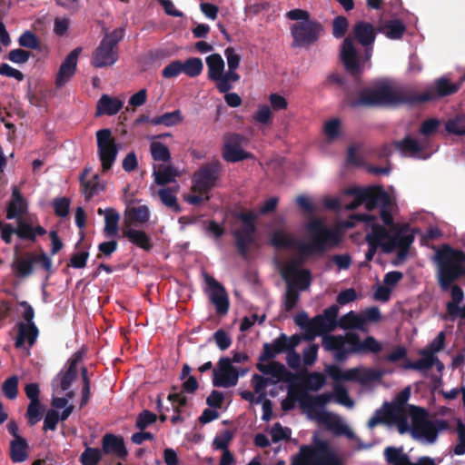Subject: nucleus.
Wrapping results in <instances>:
<instances>
[{
  "instance_id": "nucleus-15",
  "label": "nucleus",
  "mask_w": 465,
  "mask_h": 465,
  "mask_svg": "<svg viewBox=\"0 0 465 465\" xmlns=\"http://www.w3.org/2000/svg\"><path fill=\"white\" fill-rule=\"evenodd\" d=\"M204 282L208 287V296L211 302L215 306L217 314L223 316L229 311L230 302L225 288L205 271L203 272Z\"/></svg>"
},
{
  "instance_id": "nucleus-16",
  "label": "nucleus",
  "mask_w": 465,
  "mask_h": 465,
  "mask_svg": "<svg viewBox=\"0 0 465 465\" xmlns=\"http://www.w3.org/2000/svg\"><path fill=\"white\" fill-rule=\"evenodd\" d=\"M321 31V25L312 20L292 25L291 32L293 37V45L303 47L312 45L317 41Z\"/></svg>"
},
{
  "instance_id": "nucleus-8",
  "label": "nucleus",
  "mask_w": 465,
  "mask_h": 465,
  "mask_svg": "<svg viewBox=\"0 0 465 465\" xmlns=\"http://www.w3.org/2000/svg\"><path fill=\"white\" fill-rule=\"evenodd\" d=\"M220 163L218 162L203 166L194 173L193 179L192 194L185 197L192 204H199L209 199V192L214 186L219 176Z\"/></svg>"
},
{
  "instance_id": "nucleus-38",
  "label": "nucleus",
  "mask_w": 465,
  "mask_h": 465,
  "mask_svg": "<svg viewBox=\"0 0 465 465\" xmlns=\"http://www.w3.org/2000/svg\"><path fill=\"white\" fill-rule=\"evenodd\" d=\"M28 443L25 439L13 440L10 442V459L14 463L25 461L27 457Z\"/></svg>"
},
{
  "instance_id": "nucleus-5",
  "label": "nucleus",
  "mask_w": 465,
  "mask_h": 465,
  "mask_svg": "<svg viewBox=\"0 0 465 465\" xmlns=\"http://www.w3.org/2000/svg\"><path fill=\"white\" fill-rule=\"evenodd\" d=\"M322 346L326 351L331 352L338 362H343L351 354L379 353L381 344L372 336L361 341L358 333L347 331L345 334H324Z\"/></svg>"
},
{
  "instance_id": "nucleus-22",
  "label": "nucleus",
  "mask_w": 465,
  "mask_h": 465,
  "mask_svg": "<svg viewBox=\"0 0 465 465\" xmlns=\"http://www.w3.org/2000/svg\"><path fill=\"white\" fill-rule=\"evenodd\" d=\"M439 265V282L443 290L450 288L451 283L465 274V263H437Z\"/></svg>"
},
{
  "instance_id": "nucleus-13",
  "label": "nucleus",
  "mask_w": 465,
  "mask_h": 465,
  "mask_svg": "<svg viewBox=\"0 0 465 465\" xmlns=\"http://www.w3.org/2000/svg\"><path fill=\"white\" fill-rule=\"evenodd\" d=\"M279 268L282 279L288 287L304 291L309 288L312 282L311 272L301 268L302 263H280Z\"/></svg>"
},
{
  "instance_id": "nucleus-51",
  "label": "nucleus",
  "mask_w": 465,
  "mask_h": 465,
  "mask_svg": "<svg viewBox=\"0 0 465 465\" xmlns=\"http://www.w3.org/2000/svg\"><path fill=\"white\" fill-rule=\"evenodd\" d=\"M19 379L16 375L7 378L2 384L1 391L8 400H15L18 395Z\"/></svg>"
},
{
  "instance_id": "nucleus-52",
  "label": "nucleus",
  "mask_w": 465,
  "mask_h": 465,
  "mask_svg": "<svg viewBox=\"0 0 465 465\" xmlns=\"http://www.w3.org/2000/svg\"><path fill=\"white\" fill-rule=\"evenodd\" d=\"M323 134L329 141L337 139L341 134L340 119L332 118L326 121L323 124Z\"/></svg>"
},
{
  "instance_id": "nucleus-37",
  "label": "nucleus",
  "mask_w": 465,
  "mask_h": 465,
  "mask_svg": "<svg viewBox=\"0 0 465 465\" xmlns=\"http://www.w3.org/2000/svg\"><path fill=\"white\" fill-rule=\"evenodd\" d=\"M435 262H465V254L458 249H454L448 244L440 246L435 252Z\"/></svg>"
},
{
  "instance_id": "nucleus-4",
  "label": "nucleus",
  "mask_w": 465,
  "mask_h": 465,
  "mask_svg": "<svg viewBox=\"0 0 465 465\" xmlns=\"http://www.w3.org/2000/svg\"><path fill=\"white\" fill-rule=\"evenodd\" d=\"M352 32L354 38L366 47L364 57L361 58L359 56L356 45L350 36L343 40L340 55L346 70L351 74L356 75L370 66L376 31L371 23L358 21L353 25Z\"/></svg>"
},
{
  "instance_id": "nucleus-29",
  "label": "nucleus",
  "mask_w": 465,
  "mask_h": 465,
  "mask_svg": "<svg viewBox=\"0 0 465 465\" xmlns=\"http://www.w3.org/2000/svg\"><path fill=\"white\" fill-rule=\"evenodd\" d=\"M124 106V100L117 97H111L108 94H102L96 104V115H114Z\"/></svg>"
},
{
  "instance_id": "nucleus-64",
  "label": "nucleus",
  "mask_w": 465,
  "mask_h": 465,
  "mask_svg": "<svg viewBox=\"0 0 465 465\" xmlns=\"http://www.w3.org/2000/svg\"><path fill=\"white\" fill-rule=\"evenodd\" d=\"M348 20L344 16H337L332 23V35L335 38H341L348 29Z\"/></svg>"
},
{
  "instance_id": "nucleus-43",
  "label": "nucleus",
  "mask_w": 465,
  "mask_h": 465,
  "mask_svg": "<svg viewBox=\"0 0 465 465\" xmlns=\"http://www.w3.org/2000/svg\"><path fill=\"white\" fill-rule=\"evenodd\" d=\"M124 236L143 250H149L152 246L149 237L143 231L128 228L124 232Z\"/></svg>"
},
{
  "instance_id": "nucleus-24",
  "label": "nucleus",
  "mask_w": 465,
  "mask_h": 465,
  "mask_svg": "<svg viewBox=\"0 0 465 465\" xmlns=\"http://www.w3.org/2000/svg\"><path fill=\"white\" fill-rule=\"evenodd\" d=\"M102 452L104 454L115 455L120 460H125L128 451L123 437L112 433H106L102 439Z\"/></svg>"
},
{
  "instance_id": "nucleus-11",
  "label": "nucleus",
  "mask_w": 465,
  "mask_h": 465,
  "mask_svg": "<svg viewBox=\"0 0 465 465\" xmlns=\"http://www.w3.org/2000/svg\"><path fill=\"white\" fill-rule=\"evenodd\" d=\"M123 37V31L115 29L106 34L93 54L92 65L103 68L114 65L118 59L117 44Z\"/></svg>"
},
{
  "instance_id": "nucleus-1",
  "label": "nucleus",
  "mask_w": 465,
  "mask_h": 465,
  "mask_svg": "<svg viewBox=\"0 0 465 465\" xmlns=\"http://www.w3.org/2000/svg\"><path fill=\"white\" fill-rule=\"evenodd\" d=\"M361 204H364L369 211L381 207V219L389 230L381 226L378 219L373 215L357 214L346 222L335 224H341V234L344 228L361 223L367 232L366 241L369 245L365 254L367 261L373 259L378 249L384 253L396 252L399 260L406 259L414 237L408 224L393 223L391 214L392 203L386 192L378 187L349 188L339 198H328L324 201V205L329 209L354 210Z\"/></svg>"
},
{
  "instance_id": "nucleus-61",
  "label": "nucleus",
  "mask_w": 465,
  "mask_h": 465,
  "mask_svg": "<svg viewBox=\"0 0 465 465\" xmlns=\"http://www.w3.org/2000/svg\"><path fill=\"white\" fill-rule=\"evenodd\" d=\"M159 197L163 203L166 206L173 208L174 211H179V206L176 202V197L174 193L170 189H161L158 193Z\"/></svg>"
},
{
  "instance_id": "nucleus-10",
  "label": "nucleus",
  "mask_w": 465,
  "mask_h": 465,
  "mask_svg": "<svg viewBox=\"0 0 465 465\" xmlns=\"http://www.w3.org/2000/svg\"><path fill=\"white\" fill-rule=\"evenodd\" d=\"M333 394L325 392L317 396L310 395L301 387L291 386L289 390V396L282 400V409L284 411L292 410L295 407V401L298 400L302 408L316 411L322 410L324 406L331 401Z\"/></svg>"
},
{
  "instance_id": "nucleus-46",
  "label": "nucleus",
  "mask_w": 465,
  "mask_h": 465,
  "mask_svg": "<svg viewBox=\"0 0 465 465\" xmlns=\"http://www.w3.org/2000/svg\"><path fill=\"white\" fill-rule=\"evenodd\" d=\"M464 292L462 289L458 285L451 287V301L447 303V312L452 318L457 317V312L460 307V303L463 301Z\"/></svg>"
},
{
  "instance_id": "nucleus-32",
  "label": "nucleus",
  "mask_w": 465,
  "mask_h": 465,
  "mask_svg": "<svg viewBox=\"0 0 465 465\" xmlns=\"http://www.w3.org/2000/svg\"><path fill=\"white\" fill-rule=\"evenodd\" d=\"M104 214V232L109 238H115L118 235V223L120 214L114 209H106L103 211L98 209V214Z\"/></svg>"
},
{
  "instance_id": "nucleus-9",
  "label": "nucleus",
  "mask_w": 465,
  "mask_h": 465,
  "mask_svg": "<svg viewBox=\"0 0 465 465\" xmlns=\"http://www.w3.org/2000/svg\"><path fill=\"white\" fill-rule=\"evenodd\" d=\"M412 427L411 434L413 437H424L430 443H433L440 430H446L448 423L444 420L431 421L428 420V412L425 409L410 406Z\"/></svg>"
},
{
  "instance_id": "nucleus-63",
  "label": "nucleus",
  "mask_w": 465,
  "mask_h": 465,
  "mask_svg": "<svg viewBox=\"0 0 465 465\" xmlns=\"http://www.w3.org/2000/svg\"><path fill=\"white\" fill-rule=\"evenodd\" d=\"M232 439V433L229 430H223L222 433L217 435L213 441L215 449L225 450H228V445Z\"/></svg>"
},
{
  "instance_id": "nucleus-31",
  "label": "nucleus",
  "mask_w": 465,
  "mask_h": 465,
  "mask_svg": "<svg viewBox=\"0 0 465 465\" xmlns=\"http://www.w3.org/2000/svg\"><path fill=\"white\" fill-rule=\"evenodd\" d=\"M27 210V203L20 193L18 188L15 186L12 192V199L7 207V219H20Z\"/></svg>"
},
{
  "instance_id": "nucleus-45",
  "label": "nucleus",
  "mask_w": 465,
  "mask_h": 465,
  "mask_svg": "<svg viewBox=\"0 0 465 465\" xmlns=\"http://www.w3.org/2000/svg\"><path fill=\"white\" fill-rule=\"evenodd\" d=\"M445 130L450 134L457 136L465 135V114L450 118L445 124Z\"/></svg>"
},
{
  "instance_id": "nucleus-33",
  "label": "nucleus",
  "mask_w": 465,
  "mask_h": 465,
  "mask_svg": "<svg viewBox=\"0 0 465 465\" xmlns=\"http://www.w3.org/2000/svg\"><path fill=\"white\" fill-rule=\"evenodd\" d=\"M149 219V210L145 205L129 207L125 213L124 223L127 227L143 224Z\"/></svg>"
},
{
  "instance_id": "nucleus-19",
  "label": "nucleus",
  "mask_w": 465,
  "mask_h": 465,
  "mask_svg": "<svg viewBox=\"0 0 465 465\" xmlns=\"http://www.w3.org/2000/svg\"><path fill=\"white\" fill-rule=\"evenodd\" d=\"M219 370H213V384L214 387L230 388L235 386L238 382V370L232 366V361L228 357H223L218 362Z\"/></svg>"
},
{
  "instance_id": "nucleus-17",
  "label": "nucleus",
  "mask_w": 465,
  "mask_h": 465,
  "mask_svg": "<svg viewBox=\"0 0 465 465\" xmlns=\"http://www.w3.org/2000/svg\"><path fill=\"white\" fill-rule=\"evenodd\" d=\"M206 64L208 67V77L214 81L216 87L221 93L229 92L232 88L231 80L225 78L224 67L225 64L219 54H212L206 57Z\"/></svg>"
},
{
  "instance_id": "nucleus-21",
  "label": "nucleus",
  "mask_w": 465,
  "mask_h": 465,
  "mask_svg": "<svg viewBox=\"0 0 465 465\" xmlns=\"http://www.w3.org/2000/svg\"><path fill=\"white\" fill-rule=\"evenodd\" d=\"M82 52L81 47H76L65 57L61 64L56 75L55 84L58 87L64 86L74 76L76 71L78 57Z\"/></svg>"
},
{
  "instance_id": "nucleus-62",
  "label": "nucleus",
  "mask_w": 465,
  "mask_h": 465,
  "mask_svg": "<svg viewBox=\"0 0 465 465\" xmlns=\"http://www.w3.org/2000/svg\"><path fill=\"white\" fill-rule=\"evenodd\" d=\"M299 290L287 286V290L284 295V309L286 312H291L296 306L299 301Z\"/></svg>"
},
{
  "instance_id": "nucleus-54",
  "label": "nucleus",
  "mask_w": 465,
  "mask_h": 465,
  "mask_svg": "<svg viewBox=\"0 0 465 465\" xmlns=\"http://www.w3.org/2000/svg\"><path fill=\"white\" fill-rule=\"evenodd\" d=\"M43 414V408L41 401L30 402L27 406L26 418L30 426L35 425L41 420Z\"/></svg>"
},
{
  "instance_id": "nucleus-53",
  "label": "nucleus",
  "mask_w": 465,
  "mask_h": 465,
  "mask_svg": "<svg viewBox=\"0 0 465 465\" xmlns=\"http://www.w3.org/2000/svg\"><path fill=\"white\" fill-rule=\"evenodd\" d=\"M338 312L339 308L337 305H331L324 310L322 315L325 319L324 332L331 331L336 328Z\"/></svg>"
},
{
  "instance_id": "nucleus-36",
  "label": "nucleus",
  "mask_w": 465,
  "mask_h": 465,
  "mask_svg": "<svg viewBox=\"0 0 465 465\" xmlns=\"http://www.w3.org/2000/svg\"><path fill=\"white\" fill-rule=\"evenodd\" d=\"M420 355H421L420 359L415 361H408L405 363L404 368L420 371H427L435 365V361H438V357L436 355H431V353H428L427 351L421 350L420 351Z\"/></svg>"
},
{
  "instance_id": "nucleus-50",
  "label": "nucleus",
  "mask_w": 465,
  "mask_h": 465,
  "mask_svg": "<svg viewBox=\"0 0 465 465\" xmlns=\"http://www.w3.org/2000/svg\"><path fill=\"white\" fill-rule=\"evenodd\" d=\"M150 149L154 161L167 163L171 158L169 149L161 142H152Z\"/></svg>"
},
{
  "instance_id": "nucleus-49",
  "label": "nucleus",
  "mask_w": 465,
  "mask_h": 465,
  "mask_svg": "<svg viewBox=\"0 0 465 465\" xmlns=\"http://www.w3.org/2000/svg\"><path fill=\"white\" fill-rule=\"evenodd\" d=\"M183 73L190 77L198 76L203 69V61L198 57H193L187 59L184 63H182Z\"/></svg>"
},
{
  "instance_id": "nucleus-41",
  "label": "nucleus",
  "mask_w": 465,
  "mask_h": 465,
  "mask_svg": "<svg viewBox=\"0 0 465 465\" xmlns=\"http://www.w3.org/2000/svg\"><path fill=\"white\" fill-rule=\"evenodd\" d=\"M411 396V387H406L402 391H401L394 401L392 402H384L383 408H386V411H392L393 414L398 413L400 411H405V404Z\"/></svg>"
},
{
  "instance_id": "nucleus-35",
  "label": "nucleus",
  "mask_w": 465,
  "mask_h": 465,
  "mask_svg": "<svg viewBox=\"0 0 465 465\" xmlns=\"http://www.w3.org/2000/svg\"><path fill=\"white\" fill-rule=\"evenodd\" d=\"M153 176L157 184L163 185L179 176V172L171 165L160 163L153 166Z\"/></svg>"
},
{
  "instance_id": "nucleus-12",
  "label": "nucleus",
  "mask_w": 465,
  "mask_h": 465,
  "mask_svg": "<svg viewBox=\"0 0 465 465\" xmlns=\"http://www.w3.org/2000/svg\"><path fill=\"white\" fill-rule=\"evenodd\" d=\"M97 144V155L101 162L102 172H108L114 164L117 154L118 145L112 131L108 128L98 130L95 134Z\"/></svg>"
},
{
  "instance_id": "nucleus-30",
  "label": "nucleus",
  "mask_w": 465,
  "mask_h": 465,
  "mask_svg": "<svg viewBox=\"0 0 465 465\" xmlns=\"http://www.w3.org/2000/svg\"><path fill=\"white\" fill-rule=\"evenodd\" d=\"M295 375L297 376L295 380L301 381V383L296 387H301L305 391H307V390L317 391L323 387L326 381L325 376L318 371Z\"/></svg>"
},
{
  "instance_id": "nucleus-60",
  "label": "nucleus",
  "mask_w": 465,
  "mask_h": 465,
  "mask_svg": "<svg viewBox=\"0 0 465 465\" xmlns=\"http://www.w3.org/2000/svg\"><path fill=\"white\" fill-rule=\"evenodd\" d=\"M213 337L221 351H225L232 345V339L223 329L216 331Z\"/></svg>"
},
{
  "instance_id": "nucleus-14",
  "label": "nucleus",
  "mask_w": 465,
  "mask_h": 465,
  "mask_svg": "<svg viewBox=\"0 0 465 465\" xmlns=\"http://www.w3.org/2000/svg\"><path fill=\"white\" fill-rule=\"evenodd\" d=\"M248 143V140L237 134H228L223 136V145L222 154L227 162H239L252 157V154L245 152L243 147Z\"/></svg>"
},
{
  "instance_id": "nucleus-2",
  "label": "nucleus",
  "mask_w": 465,
  "mask_h": 465,
  "mask_svg": "<svg viewBox=\"0 0 465 465\" xmlns=\"http://www.w3.org/2000/svg\"><path fill=\"white\" fill-rule=\"evenodd\" d=\"M310 241L302 242L284 227L274 229L271 232L270 242L278 249L288 250L302 258H310L320 254L338 244L341 240V224L327 227L321 219H313L306 225Z\"/></svg>"
},
{
  "instance_id": "nucleus-26",
  "label": "nucleus",
  "mask_w": 465,
  "mask_h": 465,
  "mask_svg": "<svg viewBox=\"0 0 465 465\" xmlns=\"http://www.w3.org/2000/svg\"><path fill=\"white\" fill-rule=\"evenodd\" d=\"M289 351L287 345V335L281 333L272 342H265L262 346V351L259 356L260 361H267L274 359L278 354Z\"/></svg>"
},
{
  "instance_id": "nucleus-55",
  "label": "nucleus",
  "mask_w": 465,
  "mask_h": 465,
  "mask_svg": "<svg viewBox=\"0 0 465 465\" xmlns=\"http://www.w3.org/2000/svg\"><path fill=\"white\" fill-rule=\"evenodd\" d=\"M253 120L261 124L268 125L272 123V113L267 104H261L252 116Z\"/></svg>"
},
{
  "instance_id": "nucleus-3",
  "label": "nucleus",
  "mask_w": 465,
  "mask_h": 465,
  "mask_svg": "<svg viewBox=\"0 0 465 465\" xmlns=\"http://www.w3.org/2000/svg\"><path fill=\"white\" fill-rule=\"evenodd\" d=\"M458 86L446 78L435 81L434 85L422 94L406 97L402 90L389 80H381L361 91L359 98L351 102L352 106L397 105L406 102L423 103L455 93Z\"/></svg>"
},
{
  "instance_id": "nucleus-40",
  "label": "nucleus",
  "mask_w": 465,
  "mask_h": 465,
  "mask_svg": "<svg viewBox=\"0 0 465 465\" xmlns=\"http://www.w3.org/2000/svg\"><path fill=\"white\" fill-rule=\"evenodd\" d=\"M15 233L22 239L35 240L37 235L45 234V230L41 226L33 227L21 219H18Z\"/></svg>"
},
{
  "instance_id": "nucleus-18",
  "label": "nucleus",
  "mask_w": 465,
  "mask_h": 465,
  "mask_svg": "<svg viewBox=\"0 0 465 465\" xmlns=\"http://www.w3.org/2000/svg\"><path fill=\"white\" fill-rule=\"evenodd\" d=\"M238 218L242 222V227L235 230L234 235L239 251L244 253L254 239L256 214L252 212L242 213Z\"/></svg>"
},
{
  "instance_id": "nucleus-27",
  "label": "nucleus",
  "mask_w": 465,
  "mask_h": 465,
  "mask_svg": "<svg viewBox=\"0 0 465 465\" xmlns=\"http://www.w3.org/2000/svg\"><path fill=\"white\" fill-rule=\"evenodd\" d=\"M83 360V352L76 351L67 361V369L61 371L58 374L60 379V387L63 391H67L77 377V364Z\"/></svg>"
},
{
  "instance_id": "nucleus-34",
  "label": "nucleus",
  "mask_w": 465,
  "mask_h": 465,
  "mask_svg": "<svg viewBox=\"0 0 465 465\" xmlns=\"http://www.w3.org/2000/svg\"><path fill=\"white\" fill-rule=\"evenodd\" d=\"M227 60L228 70L225 72V78L231 80L232 84L240 80V75L236 72L239 67L241 57L232 47H227L224 51Z\"/></svg>"
},
{
  "instance_id": "nucleus-58",
  "label": "nucleus",
  "mask_w": 465,
  "mask_h": 465,
  "mask_svg": "<svg viewBox=\"0 0 465 465\" xmlns=\"http://www.w3.org/2000/svg\"><path fill=\"white\" fill-rule=\"evenodd\" d=\"M157 420V416L150 411H143L136 419L135 426L140 430H143L149 425L154 423Z\"/></svg>"
},
{
  "instance_id": "nucleus-28",
  "label": "nucleus",
  "mask_w": 465,
  "mask_h": 465,
  "mask_svg": "<svg viewBox=\"0 0 465 465\" xmlns=\"http://www.w3.org/2000/svg\"><path fill=\"white\" fill-rule=\"evenodd\" d=\"M17 336L15 341V348H21L24 346L25 341H27L30 347H32L38 337L39 331L35 323H25L18 322L17 323Z\"/></svg>"
},
{
  "instance_id": "nucleus-25",
  "label": "nucleus",
  "mask_w": 465,
  "mask_h": 465,
  "mask_svg": "<svg viewBox=\"0 0 465 465\" xmlns=\"http://www.w3.org/2000/svg\"><path fill=\"white\" fill-rule=\"evenodd\" d=\"M384 455L388 463L392 465H436L430 457H421L417 463H412L408 455L402 453V449L395 447H387Z\"/></svg>"
},
{
  "instance_id": "nucleus-20",
  "label": "nucleus",
  "mask_w": 465,
  "mask_h": 465,
  "mask_svg": "<svg viewBox=\"0 0 465 465\" xmlns=\"http://www.w3.org/2000/svg\"><path fill=\"white\" fill-rule=\"evenodd\" d=\"M294 322L304 331L303 340L305 341H311L317 335L324 333L325 319L322 314L309 319L308 314L305 312H302L294 317Z\"/></svg>"
},
{
  "instance_id": "nucleus-23",
  "label": "nucleus",
  "mask_w": 465,
  "mask_h": 465,
  "mask_svg": "<svg viewBox=\"0 0 465 465\" xmlns=\"http://www.w3.org/2000/svg\"><path fill=\"white\" fill-rule=\"evenodd\" d=\"M263 361H260L256 364V368L264 375H271L277 381H282L288 383H293L297 376L292 371H288L287 368L279 361H272L268 364H263Z\"/></svg>"
},
{
  "instance_id": "nucleus-6",
  "label": "nucleus",
  "mask_w": 465,
  "mask_h": 465,
  "mask_svg": "<svg viewBox=\"0 0 465 465\" xmlns=\"http://www.w3.org/2000/svg\"><path fill=\"white\" fill-rule=\"evenodd\" d=\"M440 125V121L436 118H430L424 121L421 124L420 129V133L424 136V138L418 141L411 137H406L402 141L398 142L396 143L397 148L404 155L420 159H427L434 152V150L427 151L429 149L430 144L427 138L434 134L437 132Z\"/></svg>"
},
{
  "instance_id": "nucleus-44",
  "label": "nucleus",
  "mask_w": 465,
  "mask_h": 465,
  "mask_svg": "<svg viewBox=\"0 0 465 465\" xmlns=\"http://www.w3.org/2000/svg\"><path fill=\"white\" fill-rule=\"evenodd\" d=\"M183 120V116L180 110H175L173 112L165 113L163 115L154 117L151 120V124L154 125H164L166 127H171L181 124Z\"/></svg>"
},
{
  "instance_id": "nucleus-57",
  "label": "nucleus",
  "mask_w": 465,
  "mask_h": 465,
  "mask_svg": "<svg viewBox=\"0 0 465 465\" xmlns=\"http://www.w3.org/2000/svg\"><path fill=\"white\" fill-rule=\"evenodd\" d=\"M317 420L320 423L326 425L330 429H338L341 426L339 416L329 411H323L318 413Z\"/></svg>"
},
{
  "instance_id": "nucleus-56",
  "label": "nucleus",
  "mask_w": 465,
  "mask_h": 465,
  "mask_svg": "<svg viewBox=\"0 0 465 465\" xmlns=\"http://www.w3.org/2000/svg\"><path fill=\"white\" fill-rule=\"evenodd\" d=\"M272 440L273 442H279L283 440H289L291 438L292 430L288 427H282L280 422H276L271 429Z\"/></svg>"
},
{
  "instance_id": "nucleus-42",
  "label": "nucleus",
  "mask_w": 465,
  "mask_h": 465,
  "mask_svg": "<svg viewBox=\"0 0 465 465\" xmlns=\"http://www.w3.org/2000/svg\"><path fill=\"white\" fill-rule=\"evenodd\" d=\"M339 326L343 330H362L364 322L361 314H358L353 311L342 315L338 322Z\"/></svg>"
},
{
  "instance_id": "nucleus-59",
  "label": "nucleus",
  "mask_w": 465,
  "mask_h": 465,
  "mask_svg": "<svg viewBox=\"0 0 465 465\" xmlns=\"http://www.w3.org/2000/svg\"><path fill=\"white\" fill-rule=\"evenodd\" d=\"M456 431L458 434V443L453 449V452L456 455L465 454V424L458 420Z\"/></svg>"
},
{
  "instance_id": "nucleus-39",
  "label": "nucleus",
  "mask_w": 465,
  "mask_h": 465,
  "mask_svg": "<svg viewBox=\"0 0 465 465\" xmlns=\"http://www.w3.org/2000/svg\"><path fill=\"white\" fill-rule=\"evenodd\" d=\"M405 25L400 20H391L384 23L380 27V32L383 34L386 37L391 40H398L401 38L405 32Z\"/></svg>"
},
{
  "instance_id": "nucleus-48",
  "label": "nucleus",
  "mask_w": 465,
  "mask_h": 465,
  "mask_svg": "<svg viewBox=\"0 0 465 465\" xmlns=\"http://www.w3.org/2000/svg\"><path fill=\"white\" fill-rule=\"evenodd\" d=\"M103 458V452L98 448L86 447L80 456L82 465H97Z\"/></svg>"
},
{
  "instance_id": "nucleus-7",
  "label": "nucleus",
  "mask_w": 465,
  "mask_h": 465,
  "mask_svg": "<svg viewBox=\"0 0 465 465\" xmlns=\"http://www.w3.org/2000/svg\"><path fill=\"white\" fill-rule=\"evenodd\" d=\"M291 465H343L342 459L324 441L315 448L302 446Z\"/></svg>"
},
{
  "instance_id": "nucleus-47",
  "label": "nucleus",
  "mask_w": 465,
  "mask_h": 465,
  "mask_svg": "<svg viewBox=\"0 0 465 465\" xmlns=\"http://www.w3.org/2000/svg\"><path fill=\"white\" fill-rule=\"evenodd\" d=\"M386 414L389 417L388 424H395L401 434H404L410 430L411 431L408 424V417L405 411L395 412V414H393L392 411H386Z\"/></svg>"
}]
</instances>
